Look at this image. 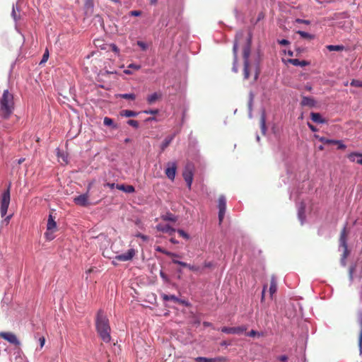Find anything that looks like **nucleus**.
<instances>
[{"mask_svg": "<svg viewBox=\"0 0 362 362\" xmlns=\"http://www.w3.org/2000/svg\"><path fill=\"white\" fill-rule=\"evenodd\" d=\"M95 326L98 334L102 340L105 343L110 342L111 340V329L109 320L102 310H99L97 313Z\"/></svg>", "mask_w": 362, "mask_h": 362, "instance_id": "f257e3e1", "label": "nucleus"}, {"mask_svg": "<svg viewBox=\"0 0 362 362\" xmlns=\"http://www.w3.org/2000/svg\"><path fill=\"white\" fill-rule=\"evenodd\" d=\"M13 110V95L8 90H5L0 99V115L4 119H8Z\"/></svg>", "mask_w": 362, "mask_h": 362, "instance_id": "f03ea898", "label": "nucleus"}, {"mask_svg": "<svg viewBox=\"0 0 362 362\" xmlns=\"http://www.w3.org/2000/svg\"><path fill=\"white\" fill-rule=\"evenodd\" d=\"M250 45H251V36L249 35L246 39V43L243 47V57L244 60V69H243V74L244 78L245 79L249 78L250 70L252 69V66L249 61V57L250 54Z\"/></svg>", "mask_w": 362, "mask_h": 362, "instance_id": "7ed1b4c3", "label": "nucleus"}, {"mask_svg": "<svg viewBox=\"0 0 362 362\" xmlns=\"http://www.w3.org/2000/svg\"><path fill=\"white\" fill-rule=\"evenodd\" d=\"M11 183H9L7 189L2 194L1 199V207L0 213L1 217L6 216L8 208L10 204L11 195H10Z\"/></svg>", "mask_w": 362, "mask_h": 362, "instance_id": "20e7f679", "label": "nucleus"}, {"mask_svg": "<svg viewBox=\"0 0 362 362\" xmlns=\"http://www.w3.org/2000/svg\"><path fill=\"white\" fill-rule=\"evenodd\" d=\"M194 166L192 163H187L184 168L182 176L189 189L191 188L193 175H194Z\"/></svg>", "mask_w": 362, "mask_h": 362, "instance_id": "39448f33", "label": "nucleus"}, {"mask_svg": "<svg viewBox=\"0 0 362 362\" xmlns=\"http://www.w3.org/2000/svg\"><path fill=\"white\" fill-rule=\"evenodd\" d=\"M90 184H89V185L88 187V192L86 193L81 194L79 196H77L74 199V202L76 204L81 206H87L89 205L88 190L90 189Z\"/></svg>", "mask_w": 362, "mask_h": 362, "instance_id": "423d86ee", "label": "nucleus"}, {"mask_svg": "<svg viewBox=\"0 0 362 362\" xmlns=\"http://www.w3.org/2000/svg\"><path fill=\"white\" fill-rule=\"evenodd\" d=\"M218 220L221 223L225 216L226 210V200L224 196L221 195L218 197Z\"/></svg>", "mask_w": 362, "mask_h": 362, "instance_id": "0eeeda50", "label": "nucleus"}, {"mask_svg": "<svg viewBox=\"0 0 362 362\" xmlns=\"http://www.w3.org/2000/svg\"><path fill=\"white\" fill-rule=\"evenodd\" d=\"M136 251L134 249L131 248V249L128 250L127 252L125 253L116 255L115 258V259H117L118 261L127 262V261L132 260L134 258V257L136 255Z\"/></svg>", "mask_w": 362, "mask_h": 362, "instance_id": "6e6552de", "label": "nucleus"}, {"mask_svg": "<svg viewBox=\"0 0 362 362\" xmlns=\"http://www.w3.org/2000/svg\"><path fill=\"white\" fill-rule=\"evenodd\" d=\"M0 337L16 346H18L20 344V341L17 337L12 332H0Z\"/></svg>", "mask_w": 362, "mask_h": 362, "instance_id": "1a4fd4ad", "label": "nucleus"}, {"mask_svg": "<svg viewBox=\"0 0 362 362\" xmlns=\"http://www.w3.org/2000/svg\"><path fill=\"white\" fill-rule=\"evenodd\" d=\"M177 170V164L173 163H168V168L165 169V175L166 176L171 180H174L175 177V173Z\"/></svg>", "mask_w": 362, "mask_h": 362, "instance_id": "9d476101", "label": "nucleus"}, {"mask_svg": "<svg viewBox=\"0 0 362 362\" xmlns=\"http://www.w3.org/2000/svg\"><path fill=\"white\" fill-rule=\"evenodd\" d=\"M247 328L245 326L242 327H223L221 328V332L226 333V334H241L243 332L246 331Z\"/></svg>", "mask_w": 362, "mask_h": 362, "instance_id": "9b49d317", "label": "nucleus"}, {"mask_svg": "<svg viewBox=\"0 0 362 362\" xmlns=\"http://www.w3.org/2000/svg\"><path fill=\"white\" fill-rule=\"evenodd\" d=\"M243 36H244L243 31H239L236 33V35L235 37V42H234L233 48L235 63H236V62H237L238 44H239L240 40L243 37Z\"/></svg>", "mask_w": 362, "mask_h": 362, "instance_id": "f8f14e48", "label": "nucleus"}, {"mask_svg": "<svg viewBox=\"0 0 362 362\" xmlns=\"http://www.w3.org/2000/svg\"><path fill=\"white\" fill-rule=\"evenodd\" d=\"M346 235H347L346 229L344 227L343 228V230L341 231L340 238H339L340 245L344 248V258L346 257L347 252H348L347 243H346Z\"/></svg>", "mask_w": 362, "mask_h": 362, "instance_id": "ddd939ff", "label": "nucleus"}, {"mask_svg": "<svg viewBox=\"0 0 362 362\" xmlns=\"http://www.w3.org/2000/svg\"><path fill=\"white\" fill-rule=\"evenodd\" d=\"M156 229L158 231L168 233L170 235H173L175 232V230L170 226L168 224L159 223L156 226Z\"/></svg>", "mask_w": 362, "mask_h": 362, "instance_id": "4468645a", "label": "nucleus"}, {"mask_svg": "<svg viewBox=\"0 0 362 362\" xmlns=\"http://www.w3.org/2000/svg\"><path fill=\"white\" fill-rule=\"evenodd\" d=\"M316 101L313 98L302 96V100L300 101V105L302 107H313L316 105Z\"/></svg>", "mask_w": 362, "mask_h": 362, "instance_id": "2eb2a0df", "label": "nucleus"}, {"mask_svg": "<svg viewBox=\"0 0 362 362\" xmlns=\"http://www.w3.org/2000/svg\"><path fill=\"white\" fill-rule=\"evenodd\" d=\"M310 118L313 122L317 124L326 123V120L324 118H322V115L318 112H311Z\"/></svg>", "mask_w": 362, "mask_h": 362, "instance_id": "dca6fc26", "label": "nucleus"}, {"mask_svg": "<svg viewBox=\"0 0 362 362\" xmlns=\"http://www.w3.org/2000/svg\"><path fill=\"white\" fill-rule=\"evenodd\" d=\"M116 188L126 193H133L135 192V188L132 185H125L124 184L116 185Z\"/></svg>", "mask_w": 362, "mask_h": 362, "instance_id": "f3484780", "label": "nucleus"}, {"mask_svg": "<svg viewBox=\"0 0 362 362\" xmlns=\"http://www.w3.org/2000/svg\"><path fill=\"white\" fill-rule=\"evenodd\" d=\"M277 291V282L275 276H272L270 281V286H269V293L271 298H272L273 295Z\"/></svg>", "mask_w": 362, "mask_h": 362, "instance_id": "a211bd4d", "label": "nucleus"}, {"mask_svg": "<svg viewBox=\"0 0 362 362\" xmlns=\"http://www.w3.org/2000/svg\"><path fill=\"white\" fill-rule=\"evenodd\" d=\"M175 136V134L167 136L160 145L161 151H163L173 141Z\"/></svg>", "mask_w": 362, "mask_h": 362, "instance_id": "6ab92c4d", "label": "nucleus"}, {"mask_svg": "<svg viewBox=\"0 0 362 362\" xmlns=\"http://www.w3.org/2000/svg\"><path fill=\"white\" fill-rule=\"evenodd\" d=\"M57 228V223L54 221V217L50 214L49 215L48 221H47V230H53Z\"/></svg>", "mask_w": 362, "mask_h": 362, "instance_id": "aec40b11", "label": "nucleus"}, {"mask_svg": "<svg viewBox=\"0 0 362 362\" xmlns=\"http://www.w3.org/2000/svg\"><path fill=\"white\" fill-rule=\"evenodd\" d=\"M162 97V94L159 93H154L147 97V102L148 104L151 105L154 103L157 100L160 99Z\"/></svg>", "mask_w": 362, "mask_h": 362, "instance_id": "412c9836", "label": "nucleus"}, {"mask_svg": "<svg viewBox=\"0 0 362 362\" xmlns=\"http://www.w3.org/2000/svg\"><path fill=\"white\" fill-rule=\"evenodd\" d=\"M288 62L293 64V66H305L309 64V62L305 60L300 61L298 59H291L288 60Z\"/></svg>", "mask_w": 362, "mask_h": 362, "instance_id": "4be33fe9", "label": "nucleus"}, {"mask_svg": "<svg viewBox=\"0 0 362 362\" xmlns=\"http://www.w3.org/2000/svg\"><path fill=\"white\" fill-rule=\"evenodd\" d=\"M326 48L330 52H332V51L341 52V51L344 50V49H345L344 46H343V45H327Z\"/></svg>", "mask_w": 362, "mask_h": 362, "instance_id": "5701e85b", "label": "nucleus"}, {"mask_svg": "<svg viewBox=\"0 0 362 362\" xmlns=\"http://www.w3.org/2000/svg\"><path fill=\"white\" fill-rule=\"evenodd\" d=\"M120 115L126 117H136L138 115V112L129 110H124L121 111Z\"/></svg>", "mask_w": 362, "mask_h": 362, "instance_id": "b1692460", "label": "nucleus"}, {"mask_svg": "<svg viewBox=\"0 0 362 362\" xmlns=\"http://www.w3.org/2000/svg\"><path fill=\"white\" fill-rule=\"evenodd\" d=\"M296 33L298 34L303 39L313 40L315 37L313 35L302 30H298Z\"/></svg>", "mask_w": 362, "mask_h": 362, "instance_id": "393cba45", "label": "nucleus"}, {"mask_svg": "<svg viewBox=\"0 0 362 362\" xmlns=\"http://www.w3.org/2000/svg\"><path fill=\"white\" fill-rule=\"evenodd\" d=\"M117 97L131 100H134L136 99V95L134 93L118 94Z\"/></svg>", "mask_w": 362, "mask_h": 362, "instance_id": "a878e982", "label": "nucleus"}, {"mask_svg": "<svg viewBox=\"0 0 362 362\" xmlns=\"http://www.w3.org/2000/svg\"><path fill=\"white\" fill-rule=\"evenodd\" d=\"M315 137L320 142L325 144H334V139H329L324 136H320L319 135L315 134Z\"/></svg>", "mask_w": 362, "mask_h": 362, "instance_id": "bb28decb", "label": "nucleus"}, {"mask_svg": "<svg viewBox=\"0 0 362 362\" xmlns=\"http://www.w3.org/2000/svg\"><path fill=\"white\" fill-rule=\"evenodd\" d=\"M161 298H163V300L165 301H168V300H173V302L176 303L177 301H178V298L176 297L174 295H167V294H165V293H163L161 295Z\"/></svg>", "mask_w": 362, "mask_h": 362, "instance_id": "cd10ccee", "label": "nucleus"}, {"mask_svg": "<svg viewBox=\"0 0 362 362\" xmlns=\"http://www.w3.org/2000/svg\"><path fill=\"white\" fill-rule=\"evenodd\" d=\"M103 123L105 126H111L113 129H117V125L114 124L113 119L107 117L104 118Z\"/></svg>", "mask_w": 362, "mask_h": 362, "instance_id": "c85d7f7f", "label": "nucleus"}, {"mask_svg": "<svg viewBox=\"0 0 362 362\" xmlns=\"http://www.w3.org/2000/svg\"><path fill=\"white\" fill-rule=\"evenodd\" d=\"M156 250V251L162 252V253H163V254H165V255H168V256H169L170 257H178V255L177 254L168 252V251L163 249L160 247H158Z\"/></svg>", "mask_w": 362, "mask_h": 362, "instance_id": "c756f323", "label": "nucleus"}, {"mask_svg": "<svg viewBox=\"0 0 362 362\" xmlns=\"http://www.w3.org/2000/svg\"><path fill=\"white\" fill-rule=\"evenodd\" d=\"M360 333L358 337V344L360 349H362V315L359 317Z\"/></svg>", "mask_w": 362, "mask_h": 362, "instance_id": "7c9ffc66", "label": "nucleus"}, {"mask_svg": "<svg viewBox=\"0 0 362 362\" xmlns=\"http://www.w3.org/2000/svg\"><path fill=\"white\" fill-rule=\"evenodd\" d=\"M162 218L165 221H176V218L172 214H167L166 215L163 216Z\"/></svg>", "mask_w": 362, "mask_h": 362, "instance_id": "2f4dec72", "label": "nucleus"}, {"mask_svg": "<svg viewBox=\"0 0 362 362\" xmlns=\"http://www.w3.org/2000/svg\"><path fill=\"white\" fill-rule=\"evenodd\" d=\"M196 362H212L211 358L198 356L194 359Z\"/></svg>", "mask_w": 362, "mask_h": 362, "instance_id": "473e14b6", "label": "nucleus"}, {"mask_svg": "<svg viewBox=\"0 0 362 362\" xmlns=\"http://www.w3.org/2000/svg\"><path fill=\"white\" fill-rule=\"evenodd\" d=\"M333 144H337L338 149L344 150L346 148V145L340 140H334Z\"/></svg>", "mask_w": 362, "mask_h": 362, "instance_id": "72a5a7b5", "label": "nucleus"}, {"mask_svg": "<svg viewBox=\"0 0 362 362\" xmlns=\"http://www.w3.org/2000/svg\"><path fill=\"white\" fill-rule=\"evenodd\" d=\"M351 86L354 87H360L362 88V81L353 79L351 81Z\"/></svg>", "mask_w": 362, "mask_h": 362, "instance_id": "f704fd0d", "label": "nucleus"}, {"mask_svg": "<svg viewBox=\"0 0 362 362\" xmlns=\"http://www.w3.org/2000/svg\"><path fill=\"white\" fill-rule=\"evenodd\" d=\"M48 58H49V52H48V49H47L43 54L42 59L40 64H42L43 63H45L47 61Z\"/></svg>", "mask_w": 362, "mask_h": 362, "instance_id": "c9c22d12", "label": "nucleus"}, {"mask_svg": "<svg viewBox=\"0 0 362 362\" xmlns=\"http://www.w3.org/2000/svg\"><path fill=\"white\" fill-rule=\"evenodd\" d=\"M355 157H362V154L358 153H351L348 156V158L351 161L355 160V158H354Z\"/></svg>", "mask_w": 362, "mask_h": 362, "instance_id": "e433bc0d", "label": "nucleus"}, {"mask_svg": "<svg viewBox=\"0 0 362 362\" xmlns=\"http://www.w3.org/2000/svg\"><path fill=\"white\" fill-rule=\"evenodd\" d=\"M53 230H47L45 232V235L46 239L48 240H52L54 239V235H52Z\"/></svg>", "mask_w": 362, "mask_h": 362, "instance_id": "4c0bfd02", "label": "nucleus"}, {"mask_svg": "<svg viewBox=\"0 0 362 362\" xmlns=\"http://www.w3.org/2000/svg\"><path fill=\"white\" fill-rule=\"evenodd\" d=\"M127 124L132 127H134V128L139 127V122L136 120L129 119L127 121Z\"/></svg>", "mask_w": 362, "mask_h": 362, "instance_id": "58836bf2", "label": "nucleus"}, {"mask_svg": "<svg viewBox=\"0 0 362 362\" xmlns=\"http://www.w3.org/2000/svg\"><path fill=\"white\" fill-rule=\"evenodd\" d=\"M137 45L144 51L146 50L148 48L147 45L143 41H137Z\"/></svg>", "mask_w": 362, "mask_h": 362, "instance_id": "ea45409f", "label": "nucleus"}, {"mask_svg": "<svg viewBox=\"0 0 362 362\" xmlns=\"http://www.w3.org/2000/svg\"><path fill=\"white\" fill-rule=\"evenodd\" d=\"M177 233L180 235V236H181L185 239L189 238V235L187 233H185L183 230L179 229L177 230Z\"/></svg>", "mask_w": 362, "mask_h": 362, "instance_id": "a19ab883", "label": "nucleus"}, {"mask_svg": "<svg viewBox=\"0 0 362 362\" xmlns=\"http://www.w3.org/2000/svg\"><path fill=\"white\" fill-rule=\"evenodd\" d=\"M173 262L174 264H179L183 267H188V265L189 264L186 263V262H181V261H179V260H177V259H173Z\"/></svg>", "mask_w": 362, "mask_h": 362, "instance_id": "79ce46f5", "label": "nucleus"}, {"mask_svg": "<svg viewBox=\"0 0 362 362\" xmlns=\"http://www.w3.org/2000/svg\"><path fill=\"white\" fill-rule=\"evenodd\" d=\"M212 362H225L226 358L223 356H219L216 358H211Z\"/></svg>", "mask_w": 362, "mask_h": 362, "instance_id": "37998d69", "label": "nucleus"}, {"mask_svg": "<svg viewBox=\"0 0 362 362\" xmlns=\"http://www.w3.org/2000/svg\"><path fill=\"white\" fill-rule=\"evenodd\" d=\"M142 12L141 11H131L129 13V15L131 16H140L141 15Z\"/></svg>", "mask_w": 362, "mask_h": 362, "instance_id": "c03bdc74", "label": "nucleus"}, {"mask_svg": "<svg viewBox=\"0 0 362 362\" xmlns=\"http://www.w3.org/2000/svg\"><path fill=\"white\" fill-rule=\"evenodd\" d=\"M176 303H179V304H181V305H185L187 307L190 306V303L187 300H182V299H180V298H178V301H177Z\"/></svg>", "mask_w": 362, "mask_h": 362, "instance_id": "a18cd8bd", "label": "nucleus"}, {"mask_svg": "<svg viewBox=\"0 0 362 362\" xmlns=\"http://www.w3.org/2000/svg\"><path fill=\"white\" fill-rule=\"evenodd\" d=\"M256 335L261 336L262 334H260L259 333L257 332L255 330H251L250 332L247 333V336H249V337H254Z\"/></svg>", "mask_w": 362, "mask_h": 362, "instance_id": "49530a36", "label": "nucleus"}, {"mask_svg": "<svg viewBox=\"0 0 362 362\" xmlns=\"http://www.w3.org/2000/svg\"><path fill=\"white\" fill-rule=\"evenodd\" d=\"M187 268H188L189 270L193 271V272H197V271H199V267L194 266V265H191V264H189Z\"/></svg>", "mask_w": 362, "mask_h": 362, "instance_id": "de8ad7c7", "label": "nucleus"}, {"mask_svg": "<svg viewBox=\"0 0 362 362\" xmlns=\"http://www.w3.org/2000/svg\"><path fill=\"white\" fill-rule=\"evenodd\" d=\"M296 21L297 23H303V24H306V25H309L310 24V21H308V20H303V19L297 18L296 20Z\"/></svg>", "mask_w": 362, "mask_h": 362, "instance_id": "09e8293b", "label": "nucleus"}, {"mask_svg": "<svg viewBox=\"0 0 362 362\" xmlns=\"http://www.w3.org/2000/svg\"><path fill=\"white\" fill-rule=\"evenodd\" d=\"M144 113H146V114H151V115H156L158 113V110H145L144 111Z\"/></svg>", "mask_w": 362, "mask_h": 362, "instance_id": "8fccbe9b", "label": "nucleus"}, {"mask_svg": "<svg viewBox=\"0 0 362 362\" xmlns=\"http://www.w3.org/2000/svg\"><path fill=\"white\" fill-rule=\"evenodd\" d=\"M136 237H138V238H141V239H142L143 240H144V241H146V240H148V237H147L146 235H143V234H141V233H138L136 235Z\"/></svg>", "mask_w": 362, "mask_h": 362, "instance_id": "3c124183", "label": "nucleus"}, {"mask_svg": "<svg viewBox=\"0 0 362 362\" xmlns=\"http://www.w3.org/2000/svg\"><path fill=\"white\" fill-rule=\"evenodd\" d=\"M128 68L129 69H136V70H139L140 68H141V66L140 65H136V64H130L129 66H128Z\"/></svg>", "mask_w": 362, "mask_h": 362, "instance_id": "603ef678", "label": "nucleus"}, {"mask_svg": "<svg viewBox=\"0 0 362 362\" xmlns=\"http://www.w3.org/2000/svg\"><path fill=\"white\" fill-rule=\"evenodd\" d=\"M278 359L281 362H286L288 361V357L286 355H282L279 356Z\"/></svg>", "mask_w": 362, "mask_h": 362, "instance_id": "864d4df0", "label": "nucleus"}, {"mask_svg": "<svg viewBox=\"0 0 362 362\" xmlns=\"http://www.w3.org/2000/svg\"><path fill=\"white\" fill-rule=\"evenodd\" d=\"M267 285H264L263 286V289H262V298H261V300L263 301L264 299V297H265V291H266V289H267Z\"/></svg>", "mask_w": 362, "mask_h": 362, "instance_id": "5fc2aeb1", "label": "nucleus"}, {"mask_svg": "<svg viewBox=\"0 0 362 362\" xmlns=\"http://www.w3.org/2000/svg\"><path fill=\"white\" fill-rule=\"evenodd\" d=\"M308 127L310 128V129L312 132H317V129L315 126H313V124H311L309 122H308Z\"/></svg>", "mask_w": 362, "mask_h": 362, "instance_id": "6e6d98bb", "label": "nucleus"}, {"mask_svg": "<svg viewBox=\"0 0 362 362\" xmlns=\"http://www.w3.org/2000/svg\"><path fill=\"white\" fill-rule=\"evenodd\" d=\"M279 42L281 45H287L289 44L288 40H287L286 39H283V40H280Z\"/></svg>", "mask_w": 362, "mask_h": 362, "instance_id": "4d7b16f0", "label": "nucleus"}, {"mask_svg": "<svg viewBox=\"0 0 362 362\" xmlns=\"http://www.w3.org/2000/svg\"><path fill=\"white\" fill-rule=\"evenodd\" d=\"M105 186H107L110 189H114L115 187H116V185L115 183H110V182L106 183Z\"/></svg>", "mask_w": 362, "mask_h": 362, "instance_id": "13d9d810", "label": "nucleus"}, {"mask_svg": "<svg viewBox=\"0 0 362 362\" xmlns=\"http://www.w3.org/2000/svg\"><path fill=\"white\" fill-rule=\"evenodd\" d=\"M45 339L44 337H42L40 338V346L42 347L45 344Z\"/></svg>", "mask_w": 362, "mask_h": 362, "instance_id": "bf43d9fd", "label": "nucleus"}, {"mask_svg": "<svg viewBox=\"0 0 362 362\" xmlns=\"http://www.w3.org/2000/svg\"><path fill=\"white\" fill-rule=\"evenodd\" d=\"M213 267V263L211 262H205L204 267Z\"/></svg>", "mask_w": 362, "mask_h": 362, "instance_id": "052dcab7", "label": "nucleus"}, {"mask_svg": "<svg viewBox=\"0 0 362 362\" xmlns=\"http://www.w3.org/2000/svg\"><path fill=\"white\" fill-rule=\"evenodd\" d=\"M203 325L206 327L212 326V324L209 322H204Z\"/></svg>", "mask_w": 362, "mask_h": 362, "instance_id": "680f3d73", "label": "nucleus"}, {"mask_svg": "<svg viewBox=\"0 0 362 362\" xmlns=\"http://www.w3.org/2000/svg\"><path fill=\"white\" fill-rule=\"evenodd\" d=\"M112 50L114 52H117L119 51L117 47L115 45H112Z\"/></svg>", "mask_w": 362, "mask_h": 362, "instance_id": "e2e57ef3", "label": "nucleus"}, {"mask_svg": "<svg viewBox=\"0 0 362 362\" xmlns=\"http://www.w3.org/2000/svg\"><path fill=\"white\" fill-rule=\"evenodd\" d=\"M170 240L173 244H177V241L174 238H171Z\"/></svg>", "mask_w": 362, "mask_h": 362, "instance_id": "0e129e2a", "label": "nucleus"}, {"mask_svg": "<svg viewBox=\"0 0 362 362\" xmlns=\"http://www.w3.org/2000/svg\"><path fill=\"white\" fill-rule=\"evenodd\" d=\"M305 89H306L308 91H311V90H312V86H305Z\"/></svg>", "mask_w": 362, "mask_h": 362, "instance_id": "69168bd1", "label": "nucleus"}, {"mask_svg": "<svg viewBox=\"0 0 362 362\" xmlns=\"http://www.w3.org/2000/svg\"><path fill=\"white\" fill-rule=\"evenodd\" d=\"M124 73L126 74H132V71L129 69H126L124 71Z\"/></svg>", "mask_w": 362, "mask_h": 362, "instance_id": "338daca9", "label": "nucleus"}, {"mask_svg": "<svg viewBox=\"0 0 362 362\" xmlns=\"http://www.w3.org/2000/svg\"><path fill=\"white\" fill-rule=\"evenodd\" d=\"M356 163H357L358 164L362 165V158H361V159H358V160H356Z\"/></svg>", "mask_w": 362, "mask_h": 362, "instance_id": "774afa93", "label": "nucleus"}]
</instances>
